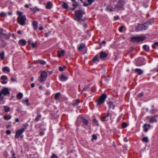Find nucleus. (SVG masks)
Masks as SVG:
<instances>
[{
  "mask_svg": "<svg viewBox=\"0 0 158 158\" xmlns=\"http://www.w3.org/2000/svg\"><path fill=\"white\" fill-rule=\"evenodd\" d=\"M63 4L62 6L64 8L66 9H68L69 8V6L67 5V3L64 2H63Z\"/></svg>",
  "mask_w": 158,
  "mask_h": 158,
  "instance_id": "nucleus-28",
  "label": "nucleus"
},
{
  "mask_svg": "<svg viewBox=\"0 0 158 158\" xmlns=\"http://www.w3.org/2000/svg\"><path fill=\"white\" fill-rule=\"evenodd\" d=\"M100 58L101 59L104 60L106 58L108 55V53H106L105 52L102 51L100 53Z\"/></svg>",
  "mask_w": 158,
  "mask_h": 158,
  "instance_id": "nucleus-11",
  "label": "nucleus"
},
{
  "mask_svg": "<svg viewBox=\"0 0 158 158\" xmlns=\"http://www.w3.org/2000/svg\"><path fill=\"white\" fill-rule=\"evenodd\" d=\"M28 126V124L27 123H25L23 125V127L18 130L16 132L15 138L16 139L18 138L27 129Z\"/></svg>",
  "mask_w": 158,
  "mask_h": 158,
  "instance_id": "nucleus-3",
  "label": "nucleus"
},
{
  "mask_svg": "<svg viewBox=\"0 0 158 158\" xmlns=\"http://www.w3.org/2000/svg\"><path fill=\"white\" fill-rule=\"evenodd\" d=\"M12 158H17L15 157V154L14 152L12 154Z\"/></svg>",
  "mask_w": 158,
  "mask_h": 158,
  "instance_id": "nucleus-61",
  "label": "nucleus"
},
{
  "mask_svg": "<svg viewBox=\"0 0 158 158\" xmlns=\"http://www.w3.org/2000/svg\"><path fill=\"white\" fill-rule=\"evenodd\" d=\"M11 117L10 114L5 115L3 116V118L4 119L8 120L11 118Z\"/></svg>",
  "mask_w": 158,
  "mask_h": 158,
  "instance_id": "nucleus-25",
  "label": "nucleus"
},
{
  "mask_svg": "<svg viewBox=\"0 0 158 158\" xmlns=\"http://www.w3.org/2000/svg\"><path fill=\"white\" fill-rule=\"evenodd\" d=\"M89 88V85H87L82 90V92H84L85 91H86L88 90Z\"/></svg>",
  "mask_w": 158,
  "mask_h": 158,
  "instance_id": "nucleus-39",
  "label": "nucleus"
},
{
  "mask_svg": "<svg viewBox=\"0 0 158 158\" xmlns=\"http://www.w3.org/2000/svg\"><path fill=\"white\" fill-rule=\"evenodd\" d=\"M60 95V93H56L55 95L54 98L56 100H57L59 98Z\"/></svg>",
  "mask_w": 158,
  "mask_h": 158,
  "instance_id": "nucleus-33",
  "label": "nucleus"
},
{
  "mask_svg": "<svg viewBox=\"0 0 158 158\" xmlns=\"http://www.w3.org/2000/svg\"><path fill=\"white\" fill-rule=\"evenodd\" d=\"M32 25L34 27V29L36 30L37 28L38 27V23L37 22L34 21L32 22Z\"/></svg>",
  "mask_w": 158,
  "mask_h": 158,
  "instance_id": "nucleus-23",
  "label": "nucleus"
},
{
  "mask_svg": "<svg viewBox=\"0 0 158 158\" xmlns=\"http://www.w3.org/2000/svg\"><path fill=\"white\" fill-rule=\"evenodd\" d=\"M41 117V115L39 113L37 112V116L34 119V121H36L37 122H38L40 119Z\"/></svg>",
  "mask_w": 158,
  "mask_h": 158,
  "instance_id": "nucleus-16",
  "label": "nucleus"
},
{
  "mask_svg": "<svg viewBox=\"0 0 158 158\" xmlns=\"http://www.w3.org/2000/svg\"><path fill=\"white\" fill-rule=\"evenodd\" d=\"M47 73L45 71H44L43 72L41 73L40 76L39 78L41 77V79H45L47 78Z\"/></svg>",
  "mask_w": 158,
  "mask_h": 158,
  "instance_id": "nucleus-14",
  "label": "nucleus"
},
{
  "mask_svg": "<svg viewBox=\"0 0 158 158\" xmlns=\"http://www.w3.org/2000/svg\"><path fill=\"white\" fill-rule=\"evenodd\" d=\"M100 57L98 55L94 56L92 59V61L94 63H96V61H99L100 60Z\"/></svg>",
  "mask_w": 158,
  "mask_h": 158,
  "instance_id": "nucleus-17",
  "label": "nucleus"
},
{
  "mask_svg": "<svg viewBox=\"0 0 158 158\" xmlns=\"http://www.w3.org/2000/svg\"><path fill=\"white\" fill-rule=\"evenodd\" d=\"M89 4L91 5L94 2V0H88Z\"/></svg>",
  "mask_w": 158,
  "mask_h": 158,
  "instance_id": "nucleus-52",
  "label": "nucleus"
},
{
  "mask_svg": "<svg viewBox=\"0 0 158 158\" xmlns=\"http://www.w3.org/2000/svg\"><path fill=\"white\" fill-rule=\"evenodd\" d=\"M84 28H86L87 27V24L86 23H84V24L83 25Z\"/></svg>",
  "mask_w": 158,
  "mask_h": 158,
  "instance_id": "nucleus-59",
  "label": "nucleus"
},
{
  "mask_svg": "<svg viewBox=\"0 0 158 158\" xmlns=\"http://www.w3.org/2000/svg\"><path fill=\"white\" fill-rule=\"evenodd\" d=\"M19 43L20 45H24L26 44V42L24 40L21 39L19 41Z\"/></svg>",
  "mask_w": 158,
  "mask_h": 158,
  "instance_id": "nucleus-21",
  "label": "nucleus"
},
{
  "mask_svg": "<svg viewBox=\"0 0 158 158\" xmlns=\"http://www.w3.org/2000/svg\"><path fill=\"white\" fill-rule=\"evenodd\" d=\"M145 39V37L143 36H135L131 38V41L133 43L135 42L139 43L143 41Z\"/></svg>",
  "mask_w": 158,
  "mask_h": 158,
  "instance_id": "nucleus-6",
  "label": "nucleus"
},
{
  "mask_svg": "<svg viewBox=\"0 0 158 158\" xmlns=\"http://www.w3.org/2000/svg\"><path fill=\"white\" fill-rule=\"evenodd\" d=\"M143 48L146 51H149V48L148 47H147V45H145L143 46Z\"/></svg>",
  "mask_w": 158,
  "mask_h": 158,
  "instance_id": "nucleus-40",
  "label": "nucleus"
},
{
  "mask_svg": "<svg viewBox=\"0 0 158 158\" xmlns=\"http://www.w3.org/2000/svg\"><path fill=\"white\" fill-rule=\"evenodd\" d=\"M124 26H121L119 29V31L120 32H122L123 31V29Z\"/></svg>",
  "mask_w": 158,
  "mask_h": 158,
  "instance_id": "nucleus-47",
  "label": "nucleus"
},
{
  "mask_svg": "<svg viewBox=\"0 0 158 158\" xmlns=\"http://www.w3.org/2000/svg\"><path fill=\"white\" fill-rule=\"evenodd\" d=\"M145 59L143 58H139L138 59L136 63L137 66L143 65L145 64Z\"/></svg>",
  "mask_w": 158,
  "mask_h": 158,
  "instance_id": "nucleus-8",
  "label": "nucleus"
},
{
  "mask_svg": "<svg viewBox=\"0 0 158 158\" xmlns=\"http://www.w3.org/2000/svg\"><path fill=\"white\" fill-rule=\"evenodd\" d=\"M7 77L6 76H2L1 77V79H7Z\"/></svg>",
  "mask_w": 158,
  "mask_h": 158,
  "instance_id": "nucleus-54",
  "label": "nucleus"
},
{
  "mask_svg": "<svg viewBox=\"0 0 158 158\" xmlns=\"http://www.w3.org/2000/svg\"><path fill=\"white\" fill-rule=\"evenodd\" d=\"M108 104L109 106V107L110 108H112L113 109H114L115 106V105L113 104V102H108Z\"/></svg>",
  "mask_w": 158,
  "mask_h": 158,
  "instance_id": "nucleus-32",
  "label": "nucleus"
},
{
  "mask_svg": "<svg viewBox=\"0 0 158 158\" xmlns=\"http://www.w3.org/2000/svg\"><path fill=\"white\" fill-rule=\"evenodd\" d=\"M17 14L19 15L17 19L19 23L22 26L25 25L26 19L25 16L23 15L22 13L19 11L17 12Z\"/></svg>",
  "mask_w": 158,
  "mask_h": 158,
  "instance_id": "nucleus-2",
  "label": "nucleus"
},
{
  "mask_svg": "<svg viewBox=\"0 0 158 158\" xmlns=\"http://www.w3.org/2000/svg\"><path fill=\"white\" fill-rule=\"evenodd\" d=\"M156 111V110H155L154 109H153L151 111V114H154L155 113V111Z\"/></svg>",
  "mask_w": 158,
  "mask_h": 158,
  "instance_id": "nucleus-58",
  "label": "nucleus"
},
{
  "mask_svg": "<svg viewBox=\"0 0 158 158\" xmlns=\"http://www.w3.org/2000/svg\"><path fill=\"white\" fill-rule=\"evenodd\" d=\"M142 141L145 143H148L149 142L148 138L147 137L143 138L142 139Z\"/></svg>",
  "mask_w": 158,
  "mask_h": 158,
  "instance_id": "nucleus-34",
  "label": "nucleus"
},
{
  "mask_svg": "<svg viewBox=\"0 0 158 158\" xmlns=\"http://www.w3.org/2000/svg\"><path fill=\"white\" fill-rule=\"evenodd\" d=\"M59 70L60 71H62L63 70V68L61 67H59Z\"/></svg>",
  "mask_w": 158,
  "mask_h": 158,
  "instance_id": "nucleus-57",
  "label": "nucleus"
},
{
  "mask_svg": "<svg viewBox=\"0 0 158 158\" xmlns=\"http://www.w3.org/2000/svg\"><path fill=\"white\" fill-rule=\"evenodd\" d=\"M107 117L106 116H105V115L103 116L102 117V118L101 119V121L102 122L106 121L107 120Z\"/></svg>",
  "mask_w": 158,
  "mask_h": 158,
  "instance_id": "nucleus-42",
  "label": "nucleus"
},
{
  "mask_svg": "<svg viewBox=\"0 0 158 158\" xmlns=\"http://www.w3.org/2000/svg\"><path fill=\"white\" fill-rule=\"evenodd\" d=\"M32 46L33 48H35L37 47V45L36 43H33L32 44Z\"/></svg>",
  "mask_w": 158,
  "mask_h": 158,
  "instance_id": "nucleus-48",
  "label": "nucleus"
},
{
  "mask_svg": "<svg viewBox=\"0 0 158 158\" xmlns=\"http://www.w3.org/2000/svg\"><path fill=\"white\" fill-rule=\"evenodd\" d=\"M38 62H39L40 64L42 65H44L46 64V62L44 60H38Z\"/></svg>",
  "mask_w": 158,
  "mask_h": 158,
  "instance_id": "nucleus-43",
  "label": "nucleus"
},
{
  "mask_svg": "<svg viewBox=\"0 0 158 158\" xmlns=\"http://www.w3.org/2000/svg\"><path fill=\"white\" fill-rule=\"evenodd\" d=\"M80 102V101L78 99H77L76 100V103L78 105Z\"/></svg>",
  "mask_w": 158,
  "mask_h": 158,
  "instance_id": "nucleus-64",
  "label": "nucleus"
},
{
  "mask_svg": "<svg viewBox=\"0 0 158 158\" xmlns=\"http://www.w3.org/2000/svg\"><path fill=\"white\" fill-rule=\"evenodd\" d=\"M143 28L144 24H138L135 30L136 31H141L143 29Z\"/></svg>",
  "mask_w": 158,
  "mask_h": 158,
  "instance_id": "nucleus-12",
  "label": "nucleus"
},
{
  "mask_svg": "<svg viewBox=\"0 0 158 158\" xmlns=\"http://www.w3.org/2000/svg\"><path fill=\"white\" fill-rule=\"evenodd\" d=\"M1 43L0 44V47L1 48H5L7 45V43L5 42L3 40H1Z\"/></svg>",
  "mask_w": 158,
  "mask_h": 158,
  "instance_id": "nucleus-15",
  "label": "nucleus"
},
{
  "mask_svg": "<svg viewBox=\"0 0 158 158\" xmlns=\"http://www.w3.org/2000/svg\"><path fill=\"white\" fill-rule=\"evenodd\" d=\"M82 122L83 123L82 126H87L89 123L88 120L84 118H82Z\"/></svg>",
  "mask_w": 158,
  "mask_h": 158,
  "instance_id": "nucleus-18",
  "label": "nucleus"
},
{
  "mask_svg": "<svg viewBox=\"0 0 158 158\" xmlns=\"http://www.w3.org/2000/svg\"><path fill=\"white\" fill-rule=\"evenodd\" d=\"M64 50H62L61 51H58V56L59 57H60L62 56H64Z\"/></svg>",
  "mask_w": 158,
  "mask_h": 158,
  "instance_id": "nucleus-19",
  "label": "nucleus"
},
{
  "mask_svg": "<svg viewBox=\"0 0 158 158\" xmlns=\"http://www.w3.org/2000/svg\"><path fill=\"white\" fill-rule=\"evenodd\" d=\"M0 16L2 17H3L6 16V14L3 12H2L0 14Z\"/></svg>",
  "mask_w": 158,
  "mask_h": 158,
  "instance_id": "nucleus-51",
  "label": "nucleus"
},
{
  "mask_svg": "<svg viewBox=\"0 0 158 158\" xmlns=\"http://www.w3.org/2000/svg\"><path fill=\"white\" fill-rule=\"evenodd\" d=\"M4 111L6 112H7L10 111V107L7 106H3Z\"/></svg>",
  "mask_w": 158,
  "mask_h": 158,
  "instance_id": "nucleus-30",
  "label": "nucleus"
},
{
  "mask_svg": "<svg viewBox=\"0 0 158 158\" xmlns=\"http://www.w3.org/2000/svg\"><path fill=\"white\" fill-rule=\"evenodd\" d=\"M119 17L118 16L114 17V20H118V19H119Z\"/></svg>",
  "mask_w": 158,
  "mask_h": 158,
  "instance_id": "nucleus-60",
  "label": "nucleus"
},
{
  "mask_svg": "<svg viewBox=\"0 0 158 158\" xmlns=\"http://www.w3.org/2000/svg\"><path fill=\"white\" fill-rule=\"evenodd\" d=\"M144 28L143 30H146L148 27V25L151 24L150 22H147L144 23Z\"/></svg>",
  "mask_w": 158,
  "mask_h": 158,
  "instance_id": "nucleus-27",
  "label": "nucleus"
},
{
  "mask_svg": "<svg viewBox=\"0 0 158 158\" xmlns=\"http://www.w3.org/2000/svg\"><path fill=\"white\" fill-rule=\"evenodd\" d=\"M125 3L124 0H119L118 2V4L115 6L114 8V10H118L123 9V6Z\"/></svg>",
  "mask_w": 158,
  "mask_h": 158,
  "instance_id": "nucleus-5",
  "label": "nucleus"
},
{
  "mask_svg": "<svg viewBox=\"0 0 158 158\" xmlns=\"http://www.w3.org/2000/svg\"><path fill=\"white\" fill-rule=\"evenodd\" d=\"M2 94L4 96L9 95L10 92L8 88H5L2 89L1 91Z\"/></svg>",
  "mask_w": 158,
  "mask_h": 158,
  "instance_id": "nucleus-10",
  "label": "nucleus"
},
{
  "mask_svg": "<svg viewBox=\"0 0 158 158\" xmlns=\"http://www.w3.org/2000/svg\"><path fill=\"white\" fill-rule=\"evenodd\" d=\"M158 117V114L154 115L152 116H148L147 117V119H149V122L150 123L153 122H156L157 121L156 117Z\"/></svg>",
  "mask_w": 158,
  "mask_h": 158,
  "instance_id": "nucleus-7",
  "label": "nucleus"
},
{
  "mask_svg": "<svg viewBox=\"0 0 158 158\" xmlns=\"http://www.w3.org/2000/svg\"><path fill=\"white\" fill-rule=\"evenodd\" d=\"M143 93H140L138 95V97L139 98H140L141 97L143 96Z\"/></svg>",
  "mask_w": 158,
  "mask_h": 158,
  "instance_id": "nucleus-49",
  "label": "nucleus"
},
{
  "mask_svg": "<svg viewBox=\"0 0 158 158\" xmlns=\"http://www.w3.org/2000/svg\"><path fill=\"white\" fill-rule=\"evenodd\" d=\"M83 4H84V6H87L89 5H90L89 4V3L88 4V3H83Z\"/></svg>",
  "mask_w": 158,
  "mask_h": 158,
  "instance_id": "nucleus-63",
  "label": "nucleus"
},
{
  "mask_svg": "<svg viewBox=\"0 0 158 158\" xmlns=\"http://www.w3.org/2000/svg\"><path fill=\"white\" fill-rule=\"evenodd\" d=\"M93 123H95V125L97 124L98 126L99 124H98V121L96 119L94 118L93 120Z\"/></svg>",
  "mask_w": 158,
  "mask_h": 158,
  "instance_id": "nucleus-41",
  "label": "nucleus"
},
{
  "mask_svg": "<svg viewBox=\"0 0 158 158\" xmlns=\"http://www.w3.org/2000/svg\"><path fill=\"white\" fill-rule=\"evenodd\" d=\"M23 97V94L22 93H19L16 95V98L18 99H21Z\"/></svg>",
  "mask_w": 158,
  "mask_h": 158,
  "instance_id": "nucleus-26",
  "label": "nucleus"
},
{
  "mask_svg": "<svg viewBox=\"0 0 158 158\" xmlns=\"http://www.w3.org/2000/svg\"><path fill=\"white\" fill-rule=\"evenodd\" d=\"M135 73H137L138 74L140 75L143 73V71L139 69H136L135 71Z\"/></svg>",
  "mask_w": 158,
  "mask_h": 158,
  "instance_id": "nucleus-22",
  "label": "nucleus"
},
{
  "mask_svg": "<svg viewBox=\"0 0 158 158\" xmlns=\"http://www.w3.org/2000/svg\"><path fill=\"white\" fill-rule=\"evenodd\" d=\"M107 10L110 11H114V8H113L110 5L108 6L106 8Z\"/></svg>",
  "mask_w": 158,
  "mask_h": 158,
  "instance_id": "nucleus-29",
  "label": "nucleus"
},
{
  "mask_svg": "<svg viewBox=\"0 0 158 158\" xmlns=\"http://www.w3.org/2000/svg\"><path fill=\"white\" fill-rule=\"evenodd\" d=\"M11 131L9 130H7L6 132V133L7 135H10L11 134Z\"/></svg>",
  "mask_w": 158,
  "mask_h": 158,
  "instance_id": "nucleus-53",
  "label": "nucleus"
},
{
  "mask_svg": "<svg viewBox=\"0 0 158 158\" xmlns=\"http://www.w3.org/2000/svg\"><path fill=\"white\" fill-rule=\"evenodd\" d=\"M122 126L123 128H125L127 126V124L126 122H123L122 123Z\"/></svg>",
  "mask_w": 158,
  "mask_h": 158,
  "instance_id": "nucleus-45",
  "label": "nucleus"
},
{
  "mask_svg": "<svg viewBox=\"0 0 158 158\" xmlns=\"http://www.w3.org/2000/svg\"><path fill=\"white\" fill-rule=\"evenodd\" d=\"M7 82V81H6L5 80H3L2 81V83L3 84H5Z\"/></svg>",
  "mask_w": 158,
  "mask_h": 158,
  "instance_id": "nucleus-62",
  "label": "nucleus"
},
{
  "mask_svg": "<svg viewBox=\"0 0 158 158\" xmlns=\"http://www.w3.org/2000/svg\"><path fill=\"white\" fill-rule=\"evenodd\" d=\"M106 115L107 117H108L110 115V112L109 111H107L106 112Z\"/></svg>",
  "mask_w": 158,
  "mask_h": 158,
  "instance_id": "nucleus-56",
  "label": "nucleus"
},
{
  "mask_svg": "<svg viewBox=\"0 0 158 158\" xmlns=\"http://www.w3.org/2000/svg\"><path fill=\"white\" fill-rule=\"evenodd\" d=\"M51 158H58V157L57 156V155L56 154H53Z\"/></svg>",
  "mask_w": 158,
  "mask_h": 158,
  "instance_id": "nucleus-46",
  "label": "nucleus"
},
{
  "mask_svg": "<svg viewBox=\"0 0 158 158\" xmlns=\"http://www.w3.org/2000/svg\"><path fill=\"white\" fill-rule=\"evenodd\" d=\"M52 3L50 2H49L47 4L46 6V7L48 9H50L52 7Z\"/></svg>",
  "mask_w": 158,
  "mask_h": 158,
  "instance_id": "nucleus-31",
  "label": "nucleus"
},
{
  "mask_svg": "<svg viewBox=\"0 0 158 158\" xmlns=\"http://www.w3.org/2000/svg\"><path fill=\"white\" fill-rule=\"evenodd\" d=\"M2 70L3 72L6 71L7 72H9L10 71V69L6 67H4L2 69Z\"/></svg>",
  "mask_w": 158,
  "mask_h": 158,
  "instance_id": "nucleus-35",
  "label": "nucleus"
},
{
  "mask_svg": "<svg viewBox=\"0 0 158 158\" xmlns=\"http://www.w3.org/2000/svg\"><path fill=\"white\" fill-rule=\"evenodd\" d=\"M3 29L2 28L0 29V39L1 40H3L2 38L3 36L6 37V39H9L10 36L3 33Z\"/></svg>",
  "mask_w": 158,
  "mask_h": 158,
  "instance_id": "nucleus-9",
  "label": "nucleus"
},
{
  "mask_svg": "<svg viewBox=\"0 0 158 158\" xmlns=\"http://www.w3.org/2000/svg\"><path fill=\"white\" fill-rule=\"evenodd\" d=\"M29 100L27 98L25 100H22V102L23 103H24V102H25L27 103V106H29L30 105V103L28 102Z\"/></svg>",
  "mask_w": 158,
  "mask_h": 158,
  "instance_id": "nucleus-38",
  "label": "nucleus"
},
{
  "mask_svg": "<svg viewBox=\"0 0 158 158\" xmlns=\"http://www.w3.org/2000/svg\"><path fill=\"white\" fill-rule=\"evenodd\" d=\"M156 46H158V42H155L152 45V47L153 49H155L156 48Z\"/></svg>",
  "mask_w": 158,
  "mask_h": 158,
  "instance_id": "nucleus-36",
  "label": "nucleus"
},
{
  "mask_svg": "<svg viewBox=\"0 0 158 158\" xmlns=\"http://www.w3.org/2000/svg\"><path fill=\"white\" fill-rule=\"evenodd\" d=\"M69 77L64 76L63 75H62L61 76H60V79H67Z\"/></svg>",
  "mask_w": 158,
  "mask_h": 158,
  "instance_id": "nucleus-44",
  "label": "nucleus"
},
{
  "mask_svg": "<svg viewBox=\"0 0 158 158\" xmlns=\"http://www.w3.org/2000/svg\"><path fill=\"white\" fill-rule=\"evenodd\" d=\"M73 2H74V3H73L72 4V6H74V7L73 8H72L71 9L72 10H74L77 6H78V3L76 2V0H75V2L74 1H72Z\"/></svg>",
  "mask_w": 158,
  "mask_h": 158,
  "instance_id": "nucleus-20",
  "label": "nucleus"
},
{
  "mask_svg": "<svg viewBox=\"0 0 158 158\" xmlns=\"http://www.w3.org/2000/svg\"><path fill=\"white\" fill-rule=\"evenodd\" d=\"M51 31H48V33H46L45 34V37H47L48 36V34L51 33Z\"/></svg>",
  "mask_w": 158,
  "mask_h": 158,
  "instance_id": "nucleus-55",
  "label": "nucleus"
},
{
  "mask_svg": "<svg viewBox=\"0 0 158 158\" xmlns=\"http://www.w3.org/2000/svg\"><path fill=\"white\" fill-rule=\"evenodd\" d=\"M151 126L150 124L145 123L143 126V130L145 132H147L148 131V128L151 127Z\"/></svg>",
  "mask_w": 158,
  "mask_h": 158,
  "instance_id": "nucleus-13",
  "label": "nucleus"
},
{
  "mask_svg": "<svg viewBox=\"0 0 158 158\" xmlns=\"http://www.w3.org/2000/svg\"><path fill=\"white\" fill-rule=\"evenodd\" d=\"M92 139H97V136L95 135H93L92 136Z\"/></svg>",
  "mask_w": 158,
  "mask_h": 158,
  "instance_id": "nucleus-50",
  "label": "nucleus"
},
{
  "mask_svg": "<svg viewBox=\"0 0 158 158\" xmlns=\"http://www.w3.org/2000/svg\"><path fill=\"white\" fill-rule=\"evenodd\" d=\"M85 14L84 11L81 10H77L75 11V15L74 17V20L81 23L84 22L85 19V18H83V15Z\"/></svg>",
  "mask_w": 158,
  "mask_h": 158,
  "instance_id": "nucleus-1",
  "label": "nucleus"
},
{
  "mask_svg": "<svg viewBox=\"0 0 158 158\" xmlns=\"http://www.w3.org/2000/svg\"><path fill=\"white\" fill-rule=\"evenodd\" d=\"M85 46V45L83 43H81L80 44V46L78 48V49L79 51H81L84 48Z\"/></svg>",
  "mask_w": 158,
  "mask_h": 158,
  "instance_id": "nucleus-24",
  "label": "nucleus"
},
{
  "mask_svg": "<svg viewBox=\"0 0 158 158\" xmlns=\"http://www.w3.org/2000/svg\"><path fill=\"white\" fill-rule=\"evenodd\" d=\"M106 97L107 96L106 94H102L97 101V106H98L103 104Z\"/></svg>",
  "mask_w": 158,
  "mask_h": 158,
  "instance_id": "nucleus-4",
  "label": "nucleus"
},
{
  "mask_svg": "<svg viewBox=\"0 0 158 158\" xmlns=\"http://www.w3.org/2000/svg\"><path fill=\"white\" fill-rule=\"evenodd\" d=\"M0 57L2 60H3L4 58V52L3 51L2 52L0 53Z\"/></svg>",
  "mask_w": 158,
  "mask_h": 158,
  "instance_id": "nucleus-37",
  "label": "nucleus"
}]
</instances>
